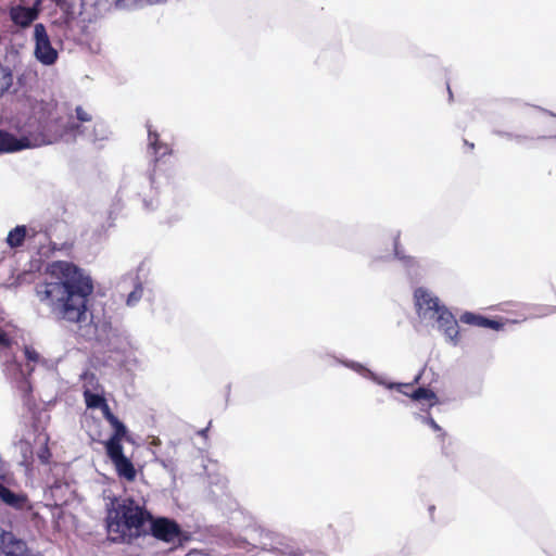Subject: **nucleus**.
I'll use <instances>...</instances> for the list:
<instances>
[{"label": "nucleus", "mask_w": 556, "mask_h": 556, "mask_svg": "<svg viewBox=\"0 0 556 556\" xmlns=\"http://www.w3.org/2000/svg\"><path fill=\"white\" fill-rule=\"evenodd\" d=\"M93 281L89 274L77 265L56 261L49 266V277L35 287L40 303L47 305L56 321L81 324L88 320V303L93 293ZM87 340L94 339L113 352H124L130 345L129 334L121 326H114L109 318L90 324L81 333Z\"/></svg>", "instance_id": "nucleus-1"}, {"label": "nucleus", "mask_w": 556, "mask_h": 556, "mask_svg": "<svg viewBox=\"0 0 556 556\" xmlns=\"http://www.w3.org/2000/svg\"><path fill=\"white\" fill-rule=\"evenodd\" d=\"M148 150L154 155V165L148 174H138L126 181L119 189L121 197H138L142 201L146 211H154L159 201L156 194L160 189L173 184L174 170L166 166L163 160L170 154V148L160 140L157 131L147 124Z\"/></svg>", "instance_id": "nucleus-2"}, {"label": "nucleus", "mask_w": 556, "mask_h": 556, "mask_svg": "<svg viewBox=\"0 0 556 556\" xmlns=\"http://www.w3.org/2000/svg\"><path fill=\"white\" fill-rule=\"evenodd\" d=\"M30 115H21L12 122L15 134L0 129V153H14L26 149L51 144L54 138L50 134L48 122L43 116H37L42 111L43 102L23 92L18 100Z\"/></svg>", "instance_id": "nucleus-3"}, {"label": "nucleus", "mask_w": 556, "mask_h": 556, "mask_svg": "<svg viewBox=\"0 0 556 556\" xmlns=\"http://www.w3.org/2000/svg\"><path fill=\"white\" fill-rule=\"evenodd\" d=\"M104 527L108 540L114 544L131 545L146 536V526L152 513L132 497L109 496Z\"/></svg>", "instance_id": "nucleus-4"}, {"label": "nucleus", "mask_w": 556, "mask_h": 556, "mask_svg": "<svg viewBox=\"0 0 556 556\" xmlns=\"http://www.w3.org/2000/svg\"><path fill=\"white\" fill-rule=\"evenodd\" d=\"M147 535H151L165 543H175L181 542L185 538V532L176 520L165 516H154L152 514V517L146 526V536Z\"/></svg>", "instance_id": "nucleus-5"}, {"label": "nucleus", "mask_w": 556, "mask_h": 556, "mask_svg": "<svg viewBox=\"0 0 556 556\" xmlns=\"http://www.w3.org/2000/svg\"><path fill=\"white\" fill-rule=\"evenodd\" d=\"M334 359L337 363L343 365L344 367H346L349 369L354 370L362 377L369 379V380L374 381L375 383L384 387L386 389L396 390L397 392H400L402 394H407L406 389L412 388L415 384H418L421 379L422 372H424V370L419 371L415 376V378L413 379L412 382H392V381H388L386 378L377 375L376 372H374L372 370L367 368L362 363L351 361V359H341L338 357H334Z\"/></svg>", "instance_id": "nucleus-6"}, {"label": "nucleus", "mask_w": 556, "mask_h": 556, "mask_svg": "<svg viewBox=\"0 0 556 556\" xmlns=\"http://www.w3.org/2000/svg\"><path fill=\"white\" fill-rule=\"evenodd\" d=\"M153 283L150 266L146 261L140 262L134 277V289L126 296V305L135 307L144 296L151 298L153 295Z\"/></svg>", "instance_id": "nucleus-7"}, {"label": "nucleus", "mask_w": 556, "mask_h": 556, "mask_svg": "<svg viewBox=\"0 0 556 556\" xmlns=\"http://www.w3.org/2000/svg\"><path fill=\"white\" fill-rule=\"evenodd\" d=\"M4 374L11 381L13 387L20 392L25 404H28L31 399L33 387L29 381V376L34 370V367L27 365L25 369L22 363L16 359L8 361L4 364Z\"/></svg>", "instance_id": "nucleus-8"}, {"label": "nucleus", "mask_w": 556, "mask_h": 556, "mask_svg": "<svg viewBox=\"0 0 556 556\" xmlns=\"http://www.w3.org/2000/svg\"><path fill=\"white\" fill-rule=\"evenodd\" d=\"M34 55L36 60L46 66L55 64L59 53L52 46L47 28L42 23H37L34 26Z\"/></svg>", "instance_id": "nucleus-9"}, {"label": "nucleus", "mask_w": 556, "mask_h": 556, "mask_svg": "<svg viewBox=\"0 0 556 556\" xmlns=\"http://www.w3.org/2000/svg\"><path fill=\"white\" fill-rule=\"evenodd\" d=\"M0 556H39V553L17 533L0 527Z\"/></svg>", "instance_id": "nucleus-10"}, {"label": "nucleus", "mask_w": 556, "mask_h": 556, "mask_svg": "<svg viewBox=\"0 0 556 556\" xmlns=\"http://www.w3.org/2000/svg\"><path fill=\"white\" fill-rule=\"evenodd\" d=\"M414 302L418 317L425 321L432 320L443 305L437 295L424 287L415 289Z\"/></svg>", "instance_id": "nucleus-11"}, {"label": "nucleus", "mask_w": 556, "mask_h": 556, "mask_svg": "<svg viewBox=\"0 0 556 556\" xmlns=\"http://www.w3.org/2000/svg\"><path fill=\"white\" fill-rule=\"evenodd\" d=\"M393 256L397 260L412 283H417L424 276V267L418 258L405 253L400 245V233L393 240Z\"/></svg>", "instance_id": "nucleus-12"}, {"label": "nucleus", "mask_w": 556, "mask_h": 556, "mask_svg": "<svg viewBox=\"0 0 556 556\" xmlns=\"http://www.w3.org/2000/svg\"><path fill=\"white\" fill-rule=\"evenodd\" d=\"M105 454L121 479L128 482L136 480L137 469L132 460L125 455L124 446L105 450Z\"/></svg>", "instance_id": "nucleus-13"}, {"label": "nucleus", "mask_w": 556, "mask_h": 556, "mask_svg": "<svg viewBox=\"0 0 556 556\" xmlns=\"http://www.w3.org/2000/svg\"><path fill=\"white\" fill-rule=\"evenodd\" d=\"M430 323L437 325L438 329L443 332L448 342L453 345H457L459 336L458 321L446 305H442L441 309Z\"/></svg>", "instance_id": "nucleus-14"}, {"label": "nucleus", "mask_w": 556, "mask_h": 556, "mask_svg": "<svg viewBox=\"0 0 556 556\" xmlns=\"http://www.w3.org/2000/svg\"><path fill=\"white\" fill-rule=\"evenodd\" d=\"M0 501L15 509V510H31L33 505L27 496L23 492H14L7 485L0 482Z\"/></svg>", "instance_id": "nucleus-15"}, {"label": "nucleus", "mask_w": 556, "mask_h": 556, "mask_svg": "<svg viewBox=\"0 0 556 556\" xmlns=\"http://www.w3.org/2000/svg\"><path fill=\"white\" fill-rule=\"evenodd\" d=\"M459 321L466 325L476 326L480 328H488L495 331L502 330L504 324L494 318H490L488 316L477 314L473 312H465L460 315Z\"/></svg>", "instance_id": "nucleus-16"}, {"label": "nucleus", "mask_w": 556, "mask_h": 556, "mask_svg": "<svg viewBox=\"0 0 556 556\" xmlns=\"http://www.w3.org/2000/svg\"><path fill=\"white\" fill-rule=\"evenodd\" d=\"M9 16L12 23L20 28L29 27L36 20L37 13L27 5L16 4L10 8Z\"/></svg>", "instance_id": "nucleus-17"}, {"label": "nucleus", "mask_w": 556, "mask_h": 556, "mask_svg": "<svg viewBox=\"0 0 556 556\" xmlns=\"http://www.w3.org/2000/svg\"><path fill=\"white\" fill-rule=\"evenodd\" d=\"M108 422L110 424L113 431L111 435L103 442L104 450L123 446V440H128V428L117 416L113 417Z\"/></svg>", "instance_id": "nucleus-18"}, {"label": "nucleus", "mask_w": 556, "mask_h": 556, "mask_svg": "<svg viewBox=\"0 0 556 556\" xmlns=\"http://www.w3.org/2000/svg\"><path fill=\"white\" fill-rule=\"evenodd\" d=\"M405 395L416 402L427 401L428 408H431L434 405L439 404V399H438L435 392L427 387H418L415 390H413L410 393L407 392V394H405Z\"/></svg>", "instance_id": "nucleus-19"}, {"label": "nucleus", "mask_w": 556, "mask_h": 556, "mask_svg": "<svg viewBox=\"0 0 556 556\" xmlns=\"http://www.w3.org/2000/svg\"><path fill=\"white\" fill-rule=\"evenodd\" d=\"M27 240L26 225H16L12 228L5 239V243L11 249H18Z\"/></svg>", "instance_id": "nucleus-20"}, {"label": "nucleus", "mask_w": 556, "mask_h": 556, "mask_svg": "<svg viewBox=\"0 0 556 556\" xmlns=\"http://www.w3.org/2000/svg\"><path fill=\"white\" fill-rule=\"evenodd\" d=\"M415 418L421 424L430 427L434 432H437L438 438L444 440V438L446 437V432L437 424V421L430 415L428 409L424 410V413L415 414Z\"/></svg>", "instance_id": "nucleus-21"}, {"label": "nucleus", "mask_w": 556, "mask_h": 556, "mask_svg": "<svg viewBox=\"0 0 556 556\" xmlns=\"http://www.w3.org/2000/svg\"><path fill=\"white\" fill-rule=\"evenodd\" d=\"M84 400L87 408L97 409L101 407V405L106 401L104 395L99 394L90 390V388L86 387L83 391Z\"/></svg>", "instance_id": "nucleus-22"}, {"label": "nucleus", "mask_w": 556, "mask_h": 556, "mask_svg": "<svg viewBox=\"0 0 556 556\" xmlns=\"http://www.w3.org/2000/svg\"><path fill=\"white\" fill-rule=\"evenodd\" d=\"M109 134L108 125L102 121H98L93 124L92 132L87 135V137L92 141H102L109 138Z\"/></svg>", "instance_id": "nucleus-23"}, {"label": "nucleus", "mask_w": 556, "mask_h": 556, "mask_svg": "<svg viewBox=\"0 0 556 556\" xmlns=\"http://www.w3.org/2000/svg\"><path fill=\"white\" fill-rule=\"evenodd\" d=\"M13 85V73L10 67H0V98L9 91Z\"/></svg>", "instance_id": "nucleus-24"}, {"label": "nucleus", "mask_w": 556, "mask_h": 556, "mask_svg": "<svg viewBox=\"0 0 556 556\" xmlns=\"http://www.w3.org/2000/svg\"><path fill=\"white\" fill-rule=\"evenodd\" d=\"M27 239L36 241L39 238L38 242L40 244L43 243V240H48L49 236L47 231L42 228V226L38 225H26Z\"/></svg>", "instance_id": "nucleus-25"}, {"label": "nucleus", "mask_w": 556, "mask_h": 556, "mask_svg": "<svg viewBox=\"0 0 556 556\" xmlns=\"http://www.w3.org/2000/svg\"><path fill=\"white\" fill-rule=\"evenodd\" d=\"M48 439H46L45 443L40 446V448L37 452V457L40 460L41 464L47 465L50 462L51 458V452L47 444Z\"/></svg>", "instance_id": "nucleus-26"}, {"label": "nucleus", "mask_w": 556, "mask_h": 556, "mask_svg": "<svg viewBox=\"0 0 556 556\" xmlns=\"http://www.w3.org/2000/svg\"><path fill=\"white\" fill-rule=\"evenodd\" d=\"M81 379L84 380V389L88 387L90 390H92L98 387V378L93 372L85 371L81 375Z\"/></svg>", "instance_id": "nucleus-27"}, {"label": "nucleus", "mask_w": 556, "mask_h": 556, "mask_svg": "<svg viewBox=\"0 0 556 556\" xmlns=\"http://www.w3.org/2000/svg\"><path fill=\"white\" fill-rule=\"evenodd\" d=\"M494 134L500 136V137H504L506 139H509V140H515V141H517L519 143H521L522 141L529 139V137L526 136V135H516V134H513V132H507V131H502V130H494Z\"/></svg>", "instance_id": "nucleus-28"}, {"label": "nucleus", "mask_w": 556, "mask_h": 556, "mask_svg": "<svg viewBox=\"0 0 556 556\" xmlns=\"http://www.w3.org/2000/svg\"><path fill=\"white\" fill-rule=\"evenodd\" d=\"M156 462L160 463L162 467L165 468L175 479L177 466L172 458H157Z\"/></svg>", "instance_id": "nucleus-29"}, {"label": "nucleus", "mask_w": 556, "mask_h": 556, "mask_svg": "<svg viewBox=\"0 0 556 556\" xmlns=\"http://www.w3.org/2000/svg\"><path fill=\"white\" fill-rule=\"evenodd\" d=\"M24 355L28 363H37L40 361V354L33 346L25 345Z\"/></svg>", "instance_id": "nucleus-30"}, {"label": "nucleus", "mask_w": 556, "mask_h": 556, "mask_svg": "<svg viewBox=\"0 0 556 556\" xmlns=\"http://www.w3.org/2000/svg\"><path fill=\"white\" fill-rule=\"evenodd\" d=\"M65 130L67 132L73 134L74 136L77 135H85L84 129L80 124L76 123L75 121L70 119L67 124L65 125Z\"/></svg>", "instance_id": "nucleus-31"}, {"label": "nucleus", "mask_w": 556, "mask_h": 556, "mask_svg": "<svg viewBox=\"0 0 556 556\" xmlns=\"http://www.w3.org/2000/svg\"><path fill=\"white\" fill-rule=\"evenodd\" d=\"M139 0H114V5L118 10L134 9Z\"/></svg>", "instance_id": "nucleus-32"}, {"label": "nucleus", "mask_w": 556, "mask_h": 556, "mask_svg": "<svg viewBox=\"0 0 556 556\" xmlns=\"http://www.w3.org/2000/svg\"><path fill=\"white\" fill-rule=\"evenodd\" d=\"M75 113L78 122H91V115L88 112H86L81 106H76Z\"/></svg>", "instance_id": "nucleus-33"}, {"label": "nucleus", "mask_w": 556, "mask_h": 556, "mask_svg": "<svg viewBox=\"0 0 556 556\" xmlns=\"http://www.w3.org/2000/svg\"><path fill=\"white\" fill-rule=\"evenodd\" d=\"M98 409L102 412L103 418L106 421H110L113 417H115L106 401Z\"/></svg>", "instance_id": "nucleus-34"}, {"label": "nucleus", "mask_w": 556, "mask_h": 556, "mask_svg": "<svg viewBox=\"0 0 556 556\" xmlns=\"http://www.w3.org/2000/svg\"><path fill=\"white\" fill-rule=\"evenodd\" d=\"M11 345V339L4 330L0 328V348H8Z\"/></svg>", "instance_id": "nucleus-35"}, {"label": "nucleus", "mask_w": 556, "mask_h": 556, "mask_svg": "<svg viewBox=\"0 0 556 556\" xmlns=\"http://www.w3.org/2000/svg\"><path fill=\"white\" fill-rule=\"evenodd\" d=\"M63 7H66V9L64 11V22L66 24H70L73 21V18H74V14H73L72 8L66 2L61 8H63Z\"/></svg>", "instance_id": "nucleus-36"}, {"label": "nucleus", "mask_w": 556, "mask_h": 556, "mask_svg": "<svg viewBox=\"0 0 556 556\" xmlns=\"http://www.w3.org/2000/svg\"><path fill=\"white\" fill-rule=\"evenodd\" d=\"M28 9L35 10L38 18L41 12V0H35L34 3L30 7H28Z\"/></svg>", "instance_id": "nucleus-37"}, {"label": "nucleus", "mask_w": 556, "mask_h": 556, "mask_svg": "<svg viewBox=\"0 0 556 556\" xmlns=\"http://www.w3.org/2000/svg\"><path fill=\"white\" fill-rule=\"evenodd\" d=\"M434 510H435V506L434 505H430L429 508H428V511H429L431 520H433V518H434Z\"/></svg>", "instance_id": "nucleus-38"}, {"label": "nucleus", "mask_w": 556, "mask_h": 556, "mask_svg": "<svg viewBox=\"0 0 556 556\" xmlns=\"http://www.w3.org/2000/svg\"><path fill=\"white\" fill-rule=\"evenodd\" d=\"M207 431H208V427L204 428V429H201L198 434L201 435V437H204L206 438L207 435Z\"/></svg>", "instance_id": "nucleus-39"}, {"label": "nucleus", "mask_w": 556, "mask_h": 556, "mask_svg": "<svg viewBox=\"0 0 556 556\" xmlns=\"http://www.w3.org/2000/svg\"><path fill=\"white\" fill-rule=\"evenodd\" d=\"M164 0H147V3L150 4V5H153V4H157V3H161L163 2Z\"/></svg>", "instance_id": "nucleus-40"}, {"label": "nucleus", "mask_w": 556, "mask_h": 556, "mask_svg": "<svg viewBox=\"0 0 556 556\" xmlns=\"http://www.w3.org/2000/svg\"><path fill=\"white\" fill-rule=\"evenodd\" d=\"M23 79H24V76H20V77L17 78V83H18V85H22Z\"/></svg>", "instance_id": "nucleus-41"}, {"label": "nucleus", "mask_w": 556, "mask_h": 556, "mask_svg": "<svg viewBox=\"0 0 556 556\" xmlns=\"http://www.w3.org/2000/svg\"><path fill=\"white\" fill-rule=\"evenodd\" d=\"M465 143L467 144V147H469L470 149H473V143H468L467 141H465Z\"/></svg>", "instance_id": "nucleus-42"}, {"label": "nucleus", "mask_w": 556, "mask_h": 556, "mask_svg": "<svg viewBox=\"0 0 556 556\" xmlns=\"http://www.w3.org/2000/svg\"><path fill=\"white\" fill-rule=\"evenodd\" d=\"M447 90H448L450 98H452L453 94H452V91H451L450 87H447Z\"/></svg>", "instance_id": "nucleus-43"}, {"label": "nucleus", "mask_w": 556, "mask_h": 556, "mask_svg": "<svg viewBox=\"0 0 556 556\" xmlns=\"http://www.w3.org/2000/svg\"><path fill=\"white\" fill-rule=\"evenodd\" d=\"M552 312H556V307H554V308L552 309Z\"/></svg>", "instance_id": "nucleus-44"}]
</instances>
